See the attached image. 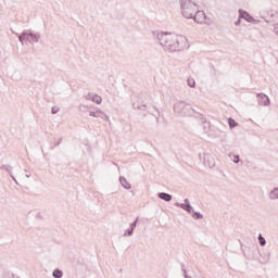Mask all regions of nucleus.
I'll return each mask as SVG.
<instances>
[{
  "instance_id": "f257e3e1",
  "label": "nucleus",
  "mask_w": 278,
  "mask_h": 278,
  "mask_svg": "<svg viewBox=\"0 0 278 278\" xmlns=\"http://www.w3.org/2000/svg\"><path fill=\"white\" fill-rule=\"evenodd\" d=\"M156 40L164 51L175 53V51H184L188 48V39L184 35L172 33H156Z\"/></svg>"
},
{
  "instance_id": "f03ea898",
  "label": "nucleus",
  "mask_w": 278,
  "mask_h": 278,
  "mask_svg": "<svg viewBox=\"0 0 278 278\" xmlns=\"http://www.w3.org/2000/svg\"><path fill=\"white\" fill-rule=\"evenodd\" d=\"M179 4L185 18H193L194 14H197V10H199V7L192 0H180Z\"/></svg>"
},
{
  "instance_id": "7ed1b4c3",
  "label": "nucleus",
  "mask_w": 278,
  "mask_h": 278,
  "mask_svg": "<svg viewBox=\"0 0 278 278\" xmlns=\"http://www.w3.org/2000/svg\"><path fill=\"white\" fill-rule=\"evenodd\" d=\"M18 40L21 45H25V42H29V45H36V42L40 41V33H33L31 29L24 30L18 36Z\"/></svg>"
},
{
  "instance_id": "20e7f679",
  "label": "nucleus",
  "mask_w": 278,
  "mask_h": 278,
  "mask_svg": "<svg viewBox=\"0 0 278 278\" xmlns=\"http://www.w3.org/2000/svg\"><path fill=\"white\" fill-rule=\"evenodd\" d=\"M174 112L178 116H192L194 109L185 101H179L174 104Z\"/></svg>"
},
{
  "instance_id": "39448f33",
  "label": "nucleus",
  "mask_w": 278,
  "mask_h": 278,
  "mask_svg": "<svg viewBox=\"0 0 278 278\" xmlns=\"http://www.w3.org/2000/svg\"><path fill=\"white\" fill-rule=\"evenodd\" d=\"M149 103V93L141 92L140 94L132 97L134 110H144Z\"/></svg>"
},
{
  "instance_id": "423d86ee",
  "label": "nucleus",
  "mask_w": 278,
  "mask_h": 278,
  "mask_svg": "<svg viewBox=\"0 0 278 278\" xmlns=\"http://www.w3.org/2000/svg\"><path fill=\"white\" fill-rule=\"evenodd\" d=\"M192 18L195 23H199V24L205 23V24H207V22H206L207 16L205 15V12L199 11V9L195 11Z\"/></svg>"
},
{
  "instance_id": "0eeeda50",
  "label": "nucleus",
  "mask_w": 278,
  "mask_h": 278,
  "mask_svg": "<svg viewBox=\"0 0 278 278\" xmlns=\"http://www.w3.org/2000/svg\"><path fill=\"white\" fill-rule=\"evenodd\" d=\"M258 105L268 106L270 105V98L266 96V93H257L256 94Z\"/></svg>"
},
{
  "instance_id": "6e6552de",
  "label": "nucleus",
  "mask_w": 278,
  "mask_h": 278,
  "mask_svg": "<svg viewBox=\"0 0 278 278\" xmlns=\"http://www.w3.org/2000/svg\"><path fill=\"white\" fill-rule=\"evenodd\" d=\"M176 207H180L181 210H185V212H188V214H192V205H190V200L185 199V203H175Z\"/></svg>"
},
{
  "instance_id": "1a4fd4ad",
  "label": "nucleus",
  "mask_w": 278,
  "mask_h": 278,
  "mask_svg": "<svg viewBox=\"0 0 278 278\" xmlns=\"http://www.w3.org/2000/svg\"><path fill=\"white\" fill-rule=\"evenodd\" d=\"M239 18H244V21H247L248 23H255L256 21L253 18V16L251 14H249V12L239 9Z\"/></svg>"
},
{
  "instance_id": "9d476101",
  "label": "nucleus",
  "mask_w": 278,
  "mask_h": 278,
  "mask_svg": "<svg viewBox=\"0 0 278 278\" xmlns=\"http://www.w3.org/2000/svg\"><path fill=\"white\" fill-rule=\"evenodd\" d=\"M204 165L207 166L208 168H214L216 166V162H214V156L211 154H204Z\"/></svg>"
},
{
  "instance_id": "9b49d317",
  "label": "nucleus",
  "mask_w": 278,
  "mask_h": 278,
  "mask_svg": "<svg viewBox=\"0 0 278 278\" xmlns=\"http://www.w3.org/2000/svg\"><path fill=\"white\" fill-rule=\"evenodd\" d=\"M0 170H7V173L10 175V177L13 179V181H15V184H17L16 178L12 174L13 167L11 165H2V166H0Z\"/></svg>"
},
{
  "instance_id": "f8f14e48",
  "label": "nucleus",
  "mask_w": 278,
  "mask_h": 278,
  "mask_svg": "<svg viewBox=\"0 0 278 278\" xmlns=\"http://www.w3.org/2000/svg\"><path fill=\"white\" fill-rule=\"evenodd\" d=\"M119 184H121L122 188H125V190H131V184H129V181H127V178L121 176Z\"/></svg>"
},
{
  "instance_id": "ddd939ff",
  "label": "nucleus",
  "mask_w": 278,
  "mask_h": 278,
  "mask_svg": "<svg viewBox=\"0 0 278 278\" xmlns=\"http://www.w3.org/2000/svg\"><path fill=\"white\" fill-rule=\"evenodd\" d=\"M157 197L159 199H162V201H166L167 203H169V201H173V195H170V193L160 192Z\"/></svg>"
},
{
  "instance_id": "4468645a",
  "label": "nucleus",
  "mask_w": 278,
  "mask_h": 278,
  "mask_svg": "<svg viewBox=\"0 0 278 278\" xmlns=\"http://www.w3.org/2000/svg\"><path fill=\"white\" fill-rule=\"evenodd\" d=\"M273 18V23H274V34H276V36H278V12L274 13L271 15Z\"/></svg>"
},
{
  "instance_id": "2eb2a0df",
  "label": "nucleus",
  "mask_w": 278,
  "mask_h": 278,
  "mask_svg": "<svg viewBox=\"0 0 278 278\" xmlns=\"http://www.w3.org/2000/svg\"><path fill=\"white\" fill-rule=\"evenodd\" d=\"M269 199L271 201H275L278 199V188H274L270 192H269Z\"/></svg>"
},
{
  "instance_id": "dca6fc26",
  "label": "nucleus",
  "mask_w": 278,
  "mask_h": 278,
  "mask_svg": "<svg viewBox=\"0 0 278 278\" xmlns=\"http://www.w3.org/2000/svg\"><path fill=\"white\" fill-rule=\"evenodd\" d=\"M52 277L62 278V277H64V273L61 269H54L52 273Z\"/></svg>"
},
{
  "instance_id": "f3484780",
  "label": "nucleus",
  "mask_w": 278,
  "mask_h": 278,
  "mask_svg": "<svg viewBox=\"0 0 278 278\" xmlns=\"http://www.w3.org/2000/svg\"><path fill=\"white\" fill-rule=\"evenodd\" d=\"M92 101H93V103L101 105L103 98H101V96L94 94V96H92Z\"/></svg>"
},
{
  "instance_id": "a211bd4d",
  "label": "nucleus",
  "mask_w": 278,
  "mask_h": 278,
  "mask_svg": "<svg viewBox=\"0 0 278 278\" xmlns=\"http://www.w3.org/2000/svg\"><path fill=\"white\" fill-rule=\"evenodd\" d=\"M228 125H229L230 129H233V128L238 127V122H236V119L229 117Z\"/></svg>"
},
{
  "instance_id": "6ab92c4d",
  "label": "nucleus",
  "mask_w": 278,
  "mask_h": 278,
  "mask_svg": "<svg viewBox=\"0 0 278 278\" xmlns=\"http://www.w3.org/2000/svg\"><path fill=\"white\" fill-rule=\"evenodd\" d=\"M96 118H102V121H108V115L103 113L101 110H98Z\"/></svg>"
},
{
  "instance_id": "aec40b11",
  "label": "nucleus",
  "mask_w": 278,
  "mask_h": 278,
  "mask_svg": "<svg viewBox=\"0 0 278 278\" xmlns=\"http://www.w3.org/2000/svg\"><path fill=\"white\" fill-rule=\"evenodd\" d=\"M191 216L192 218H194V220L203 219V214H201L200 212H193Z\"/></svg>"
},
{
  "instance_id": "412c9836",
  "label": "nucleus",
  "mask_w": 278,
  "mask_h": 278,
  "mask_svg": "<svg viewBox=\"0 0 278 278\" xmlns=\"http://www.w3.org/2000/svg\"><path fill=\"white\" fill-rule=\"evenodd\" d=\"M187 84L189 88H194V86H197V81L194 80V78H188Z\"/></svg>"
},
{
  "instance_id": "4be33fe9",
  "label": "nucleus",
  "mask_w": 278,
  "mask_h": 278,
  "mask_svg": "<svg viewBox=\"0 0 278 278\" xmlns=\"http://www.w3.org/2000/svg\"><path fill=\"white\" fill-rule=\"evenodd\" d=\"M138 220H139V218L136 217V219L134 220V223L130 224V228H129V229H131V231H135V230H136V227H138Z\"/></svg>"
},
{
  "instance_id": "5701e85b",
  "label": "nucleus",
  "mask_w": 278,
  "mask_h": 278,
  "mask_svg": "<svg viewBox=\"0 0 278 278\" xmlns=\"http://www.w3.org/2000/svg\"><path fill=\"white\" fill-rule=\"evenodd\" d=\"M258 242L261 247H266V238H264L262 235H258Z\"/></svg>"
},
{
  "instance_id": "b1692460",
  "label": "nucleus",
  "mask_w": 278,
  "mask_h": 278,
  "mask_svg": "<svg viewBox=\"0 0 278 278\" xmlns=\"http://www.w3.org/2000/svg\"><path fill=\"white\" fill-rule=\"evenodd\" d=\"M131 237V236H134V230H131V228H129V229H127L126 231H125V233H124V238L125 237Z\"/></svg>"
},
{
  "instance_id": "393cba45",
  "label": "nucleus",
  "mask_w": 278,
  "mask_h": 278,
  "mask_svg": "<svg viewBox=\"0 0 278 278\" xmlns=\"http://www.w3.org/2000/svg\"><path fill=\"white\" fill-rule=\"evenodd\" d=\"M51 112H52V114H58V113L60 112V108L53 106V108L51 109Z\"/></svg>"
},
{
  "instance_id": "a878e982",
  "label": "nucleus",
  "mask_w": 278,
  "mask_h": 278,
  "mask_svg": "<svg viewBox=\"0 0 278 278\" xmlns=\"http://www.w3.org/2000/svg\"><path fill=\"white\" fill-rule=\"evenodd\" d=\"M233 163L240 164V155H235Z\"/></svg>"
},
{
  "instance_id": "bb28decb",
  "label": "nucleus",
  "mask_w": 278,
  "mask_h": 278,
  "mask_svg": "<svg viewBox=\"0 0 278 278\" xmlns=\"http://www.w3.org/2000/svg\"><path fill=\"white\" fill-rule=\"evenodd\" d=\"M182 271H184L185 278H192L191 276H188V271L186 270V268H184V265H182Z\"/></svg>"
},
{
  "instance_id": "cd10ccee",
  "label": "nucleus",
  "mask_w": 278,
  "mask_h": 278,
  "mask_svg": "<svg viewBox=\"0 0 278 278\" xmlns=\"http://www.w3.org/2000/svg\"><path fill=\"white\" fill-rule=\"evenodd\" d=\"M98 111H91L89 113V116H92L93 118H97Z\"/></svg>"
},
{
  "instance_id": "c85d7f7f",
  "label": "nucleus",
  "mask_w": 278,
  "mask_h": 278,
  "mask_svg": "<svg viewBox=\"0 0 278 278\" xmlns=\"http://www.w3.org/2000/svg\"><path fill=\"white\" fill-rule=\"evenodd\" d=\"M61 143H62V139H60L59 141H56V143L54 144V147H60Z\"/></svg>"
},
{
  "instance_id": "c756f323",
  "label": "nucleus",
  "mask_w": 278,
  "mask_h": 278,
  "mask_svg": "<svg viewBox=\"0 0 278 278\" xmlns=\"http://www.w3.org/2000/svg\"><path fill=\"white\" fill-rule=\"evenodd\" d=\"M86 99L88 100V101H90V99L92 100V94H88L87 97H86Z\"/></svg>"
},
{
  "instance_id": "7c9ffc66",
  "label": "nucleus",
  "mask_w": 278,
  "mask_h": 278,
  "mask_svg": "<svg viewBox=\"0 0 278 278\" xmlns=\"http://www.w3.org/2000/svg\"><path fill=\"white\" fill-rule=\"evenodd\" d=\"M240 18H241V17L238 18V21L235 23V25H237V26L240 25V23H241V20H240Z\"/></svg>"
},
{
  "instance_id": "2f4dec72",
  "label": "nucleus",
  "mask_w": 278,
  "mask_h": 278,
  "mask_svg": "<svg viewBox=\"0 0 278 278\" xmlns=\"http://www.w3.org/2000/svg\"><path fill=\"white\" fill-rule=\"evenodd\" d=\"M13 34H15V36H18V34H16L15 31H13Z\"/></svg>"
},
{
  "instance_id": "473e14b6",
  "label": "nucleus",
  "mask_w": 278,
  "mask_h": 278,
  "mask_svg": "<svg viewBox=\"0 0 278 278\" xmlns=\"http://www.w3.org/2000/svg\"><path fill=\"white\" fill-rule=\"evenodd\" d=\"M26 177H28V178H29V175H26Z\"/></svg>"
},
{
  "instance_id": "72a5a7b5",
  "label": "nucleus",
  "mask_w": 278,
  "mask_h": 278,
  "mask_svg": "<svg viewBox=\"0 0 278 278\" xmlns=\"http://www.w3.org/2000/svg\"><path fill=\"white\" fill-rule=\"evenodd\" d=\"M199 157H201V154H199Z\"/></svg>"
}]
</instances>
